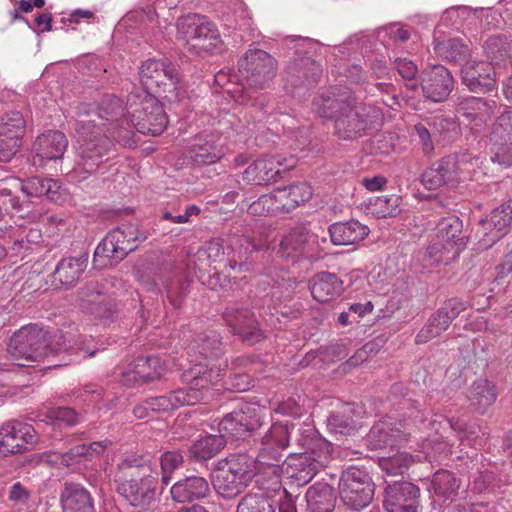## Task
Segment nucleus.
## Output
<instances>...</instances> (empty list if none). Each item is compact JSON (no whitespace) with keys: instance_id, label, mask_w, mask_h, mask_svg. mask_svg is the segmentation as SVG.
<instances>
[{"instance_id":"25","label":"nucleus","mask_w":512,"mask_h":512,"mask_svg":"<svg viewBox=\"0 0 512 512\" xmlns=\"http://www.w3.org/2000/svg\"><path fill=\"white\" fill-rule=\"evenodd\" d=\"M463 83L475 93L491 91L496 84L495 70L491 63L469 61L461 69Z\"/></svg>"},{"instance_id":"39","label":"nucleus","mask_w":512,"mask_h":512,"mask_svg":"<svg viewBox=\"0 0 512 512\" xmlns=\"http://www.w3.org/2000/svg\"><path fill=\"white\" fill-rule=\"evenodd\" d=\"M148 399V407H151V412L166 413L184 405H195L197 397L194 395L191 396L186 392L177 389L167 395L151 397Z\"/></svg>"},{"instance_id":"10","label":"nucleus","mask_w":512,"mask_h":512,"mask_svg":"<svg viewBox=\"0 0 512 512\" xmlns=\"http://www.w3.org/2000/svg\"><path fill=\"white\" fill-rule=\"evenodd\" d=\"M139 233L132 225L110 231L94 251V264L102 267L122 261L137 248Z\"/></svg>"},{"instance_id":"50","label":"nucleus","mask_w":512,"mask_h":512,"mask_svg":"<svg viewBox=\"0 0 512 512\" xmlns=\"http://www.w3.org/2000/svg\"><path fill=\"white\" fill-rule=\"evenodd\" d=\"M191 349L196 350L205 360L217 359L223 352L221 340L216 333L199 337Z\"/></svg>"},{"instance_id":"40","label":"nucleus","mask_w":512,"mask_h":512,"mask_svg":"<svg viewBox=\"0 0 512 512\" xmlns=\"http://www.w3.org/2000/svg\"><path fill=\"white\" fill-rule=\"evenodd\" d=\"M223 435L207 434L200 437L189 448V456L197 461H205L214 457L225 446Z\"/></svg>"},{"instance_id":"13","label":"nucleus","mask_w":512,"mask_h":512,"mask_svg":"<svg viewBox=\"0 0 512 512\" xmlns=\"http://www.w3.org/2000/svg\"><path fill=\"white\" fill-rule=\"evenodd\" d=\"M295 426L286 423H274L261 440V448L257 455V463L266 466L272 474L279 473V465L283 461V451L288 447L290 436Z\"/></svg>"},{"instance_id":"63","label":"nucleus","mask_w":512,"mask_h":512,"mask_svg":"<svg viewBox=\"0 0 512 512\" xmlns=\"http://www.w3.org/2000/svg\"><path fill=\"white\" fill-rule=\"evenodd\" d=\"M20 190L27 197H41L44 191V179L40 177H31L19 183Z\"/></svg>"},{"instance_id":"45","label":"nucleus","mask_w":512,"mask_h":512,"mask_svg":"<svg viewBox=\"0 0 512 512\" xmlns=\"http://www.w3.org/2000/svg\"><path fill=\"white\" fill-rule=\"evenodd\" d=\"M195 257L197 258V261L200 262V270H207L213 264L223 262L225 260L223 241L220 239H213L205 243V245L197 251Z\"/></svg>"},{"instance_id":"56","label":"nucleus","mask_w":512,"mask_h":512,"mask_svg":"<svg viewBox=\"0 0 512 512\" xmlns=\"http://www.w3.org/2000/svg\"><path fill=\"white\" fill-rule=\"evenodd\" d=\"M272 487L275 496L278 497V509L279 512H297L293 497L287 493L285 489H281V483L279 480V473L272 474Z\"/></svg>"},{"instance_id":"26","label":"nucleus","mask_w":512,"mask_h":512,"mask_svg":"<svg viewBox=\"0 0 512 512\" xmlns=\"http://www.w3.org/2000/svg\"><path fill=\"white\" fill-rule=\"evenodd\" d=\"M402 428L401 421L387 417L371 428L368 434L369 443L375 449L393 448L406 440L407 433Z\"/></svg>"},{"instance_id":"59","label":"nucleus","mask_w":512,"mask_h":512,"mask_svg":"<svg viewBox=\"0 0 512 512\" xmlns=\"http://www.w3.org/2000/svg\"><path fill=\"white\" fill-rule=\"evenodd\" d=\"M512 136V111L502 113L493 124L492 139H511Z\"/></svg>"},{"instance_id":"14","label":"nucleus","mask_w":512,"mask_h":512,"mask_svg":"<svg viewBox=\"0 0 512 512\" xmlns=\"http://www.w3.org/2000/svg\"><path fill=\"white\" fill-rule=\"evenodd\" d=\"M262 425L260 409L252 405H245L226 415L219 423V435L224 439H244L250 432Z\"/></svg>"},{"instance_id":"34","label":"nucleus","mask_w":512,"mask_h":512,"mask_svg":"<svg viewBox=\"0 0 512 512\" xmlns=\"http://www.w3.org/2000/svg\"><path fill=\"white\" fill-rule=\"evenodd\" d=\"M109 445L110 442L107 440L95 441L90 444H80L64 453H50L48 454V460L53 463L69 466L78 462L82 457L92 459L96 456L102 455Z\"/></svg>"},{"instance_id":"11","label":"nucleus","mask_w":512,"mask_h":512,"mask_svg":"<svg viewBox=\"0 0 512 512\" xmlns=\"http://www.w3.org/2000/svg\"><path fill=\"white\" fill-rule=\"evenodd\" d=\"M339 495L345 506L360 511L373 500L374 484L369 475L356 467H349L341 473Z\"/></svg>"},{"instance_id":"24","label":"nucleus","mask_w":512,"mask_h":512,"mask_svg":"<svg viewBox=\"0 0 512 512\" xmlns=\"http://www.w3.org/2000/svg\"><path fill=\"white\" fill-rule=\"evenodd\" d=\"M224 319L233 332L242 337L244 341L255 344L263 337L250 310L243 306L233 305L224 312Z\"/></svg>"},{"instance_id":"55","label":"nucleus","mask_w":512,"mask_h":512,"mask_svg":"<svg viewBox=\"0 0 512 512\" xmlns=\"http://www.w3.org/2000/svg\"><path fill=\"white\" fill-rule=\"evenodd\" d=\"M297 66L300 69L299 74H301L298 75L297 77L303 78L301 83L305 87H311L317 83L322 72L321 67L318 63L311 59H304L301 60L300 63L297 64Z\"/></svg>"},{"instance_id":"58","label":"nucleus","mask_w":512,"mask_h":512,"mask_svg":"<svg viewBox=\"0 0 512 512\" xmlns=\"http://www.w3.org/2000/svg\"><path fill=\"white\" fill-rule=\"evenodd\" d=\"M448 156L452 158V162H454V169L456 170L459 179H462L466 174H469L477 162V158L472 156L468 151H460Z\"/></svg>"},{"instance_id":"53","label":"nucleus","mask_w":512,"mask_h":512,"mask_svg":"<svg viewBox=\"0 0 512 512\" xmlns=\"http://www.w3.org/2000/svg\"><path fill=\"white\" fill-rule=\"evenodd\" d=\"M345 102L344 99H337L330 95H319L313 100V111L322 118L335 117L339 111V106Z\"/></svg>"},{"instance_id":"4","label":"nucleus","mask_w":512,"mask_h":512,"mask_svg":"<svg viewBox=\"0 0 512 512\" xmlns=\"http://www.w3.org/2000/svg\"><path fill=\"white\" fill-rule=\"evenodd\" d=\"M466 246L463 223L454 215L442 218L436 226V234L427 248L429 258L434 264H449L458 257Z\"/></svg>"},{"instance_id":"19","label":"nucleus","mask_w":512,"mask_h":512,"mask_svg":"<svg viewBox=\"0 0 512 512\" xmlns=\"http://www.w3.org/2000/svg\"><path fill=\"white\" fill-rule=\"evenodd\" d=\"M326 243V238H319L303 225L292 228L283 237L279 244L278 253L281 257H289L292 252L301 251L307 256H314L321 250V244Z\"/></svg>"},{"instance_id":"61","label":"nucleus","mask_w":512,"mask_h":512,"mask_svg":"<svg viewBox=\"0 0 512 512\" xmlns=\"http://www.w3.org/2000/svg\"><path fill=\"white\" fill-rule=\"evenodd\" d=\"M293 207L308 201L312 196V188L307 183H297L287 186Z\"/></svg>"},{"instance_id":"6","label":"nucleus","mask_w":512,"mask_h":512,"mask_svg":"<svg viewBox=\"0 0 512 512\" xmlns=\"http://www.w3.org/2000/svg\"><path fill=\"white\" fill-rule=\"evenodd\" d=\"M178 35L194 53L214 52L222 48L220 33L205 16L189 14L178 20Z\"/></svg>"},{"instance_id":"31","label":"nucleus","mask_w":512,"mask_h":512,"mask_svg":"<svg viewBox=\"0 0 512 512\" xmlns=\"http://www.w3.org/2000/svg\"><path fill=\"white\" fill-rule=\"evenodd\" d=\"M309 289L316 301L325 303L335 299L342 293L343 282L334 273L320 272L310 279Z\"/></svg>"},{"instance_id":"29","label":"nucleus","mask_w":512,"mask_h":512,"mask_svg":"<svg viewBox=\"0 0 512 512\" xmlns=\"http://www.w3.org/2000/svg\"><path fill=\"white\" fill-rule=\"evenodd\" d=\"M495 108L496 103L493 100L468 97L459 102L456 111L469 123L479 127L493 116Z\"/></svg>"},{"instance_id":"51","label":"nucleus","mask_w":512,"mask_h":512,"mask_svg":"<svg viewBox=\"0 0 512 512\" xmlns=\"http://www.w3.org/2000/svg\"><path fill=\"white\" fill-rule=\"evenodd\" d=\"M435 49L445 59L453 62H460L468 55V47L461 39L452 38L439 42Z\"/></svg>"},{"instance_id":"18","label":"nucleus","mask_w":512,"mask_h":512,"mask_svg":"<svg viewBox=\"0 0 512 512\" xmlns=\"http://www.w3.org/2000/svg\"><path fill=\"white\" fill-rule=\"evenodd\" d=\"M25 120L20 112H10L0 121V162L8 163L20 148L25 132Z\"/></svg>"},{"instance_id":"20","label":"nucleus","mask_w":512,"mask_h":512,"mask_svg":"<svg viewBox=\"0 0 512 512\" xmlns=\"http://www.w3.org/2000/svg\"><path fill=\"white\" fill-rule=\"evenodd\" d=\"M465 309L464 304L457 299H450L433 313L424 327L416 336V343L423 344L440 336L451 322Z\"/></svg>"},{"instance_id":"41","label":"nucleus","mask_w":512,"mask_h":512,"mask_svg":"<svg viewBox=\"0 0 512 512\" xmlns=\"http://www.w3.org/2000/svg\"><path fill=\"white\" fill-rule=\"evenodd\" d=\"M223 156L213 142L197 138L188 148V157L197 165L214 164Z\"/></svg>"},{"instance_id":"9","label":"nucleus","mask_w":512,"mask_h":512,"mask_svg":"<svg viewBox=\"0 0 512 512\" xmlns=\"http://www.w3.org/2000/svg\"><path fill=\"white\" fill-rule=\"evenodd\" d=\"M379 115V111L371 106L345 99L334 117L335 134L342 140L362 137Z\"/></svg>"},{"instance_id":"43","label":"nucleus","mask_w":512,"mask_h":512,"mask_svg":"<svg viewBox=\"0 0 512 512\" xmlns=\"http://www.w3.org/2000/svg\"><path fill=\"white\" fill-rule=\"evenodd\" d=\"M247 485L237 477H233L216 467L213 475V486L222 497L233 498L240 494Z\"/></svg>"},{"instance_id":"7","label":"nucleus","mask_w":512,"mask_h":512,"mask_svg":"<svg viewBox=\"0 0 512 512\" xmlns=\"http://www.w3.org/2000/svg\"><path fill=\"white\" fill-rule=\"evenodd\" d=\"M128 104L131 121L138 132L157 136L166 129L168 118L163 105L150 92L130 94Z\"/></svg>"},{"instance_id":"37","label":"nucleus","mask_w":512,"mask_h":512,"mask_svg":"<svg viewBox=\"0 0 512 512\" xmlns=\"http://www.w3.org/2000/svg\"><path fill=\"white\" fill-rule=\"evenodd\" d=\"M63 512H95L90 493L79 484H66L61 493Z\"/></svg>"},{"instance_id":"32","label":"nucleus","mask_w":512,"mask_h":512,"mask_svg":"<svg viewBox=\"0 0 512 512\" xmlns=\"http://www.w3.org/2000/svg\"><path fill=\"white\" fill-rule=\"evenodd\" d=\"M368 226L357 220L336 222L330 225L329 235L334 245H354L363 241L369 235Z\"/></svg>"},{"instance_id":"46","label":"nucleus","mask_w":512,"mask_h":512,"mask_svg":"<svg viewBox=\"0 0 512 512\" xmlns=\"http://www.w3.org/2000/svg\"><path fill=\"white\" fill-rule=\"evenodd\" d=\"M135 368L144 383L159 379L166 370L165 364L158 356L137 357Z\"/></svg>"},{"instance_id":"38","label":"nucleus","mask_w":512,"mask_h":512,"mask_svg":"<svg viewBox=\"0 0 512 512\" xmlns=\"http://www.w3.org/2000/svg\"><path fill=\"white\" fill-rule=\"evenodd\" d=\"M88 257L63 258L54 271V278L63 286L74 285L87 267Z\"/></svg>"},{"instance_id":"21","label":"nucleus","mask_w":512,"mask_h":512,"mask_svg":"<svg viewBox=\"0 0 512 512\" xmlns=\"http://www.w3.org/2000/svg\"><path fill=\"white\" fill-rule=\"evenodd\" d=\"M280 156H266L253 161L243 172V180L250 184L263 185L275 181L277 176L294 166Z\"/></svg>"},{"instance_id":"5","label":"nucleus","mask_w":512,"mask_h":512,"mask_svg":"<svg viewBox=\"0 0 512 512\" xmlns=\"http://www.w3.org/2000/svg\"><path fill=\"white\" fill-rule=\"evenodd\" d=\"M139 77L147 92L163 93V98L169 102H177L185 97V90L179 84L175 67L161 60L149 59L142 63Z\"/></svg>"},{"instance_id":"57","label":"nucleus","mask_w":512,"mask_h":512,"mask_svg":"<svg viewBox=\"0 0 512 512\" xmlns=\"http://www.w3.org/2000/svg\"><path fill=\"white\" fill-rule=\"evenodd\" d=\"M252 215L274 214L279 212L277 202L273 197V192L260 196L248 208Z\"/></svg>"},{"instance_id":"35","label":"nucleus","mask_w":512,"mask_h":512,"mask_svg":"<svg viewBox=\"0 0 512 512\" xmlns=\"http://www.w3.org/2000/svg\"><path fill=\"white\" fill-rule=\"evenodd\" d=\"M79 307L86 313L98 318H109L113 307L105 295L92 285H88L78 292Z\"/></svg>"},{"instance_id":"48","label":"nucleus","mask_w":512,"mask_h":512,"mask_svg":"<svg viewBox=\"0 0 512 512\" xmlns=\"http://www.w3.org/2000/svg\"><path fill=\"white\" fill-rule=\"evenodd\" d=\"M414 461L415 458L409 453L397 452L387 457H381L379 467L387 475L396 476L403 474Z\"/></svg>"},{"instance_id":"28","label":"nucleus","mask_w":512,"mask_h":512,"mask_svg":"<svg viewBox=\"0 0 512 512\" xmlns=\"http://www.w3.org/2000/svg\"><path fill=\"white\" fill-rule=\"evenodd\" d=\"M216 467L247 484L256 472L266 468L257 463V457L245 453L232 454L221 459L217 462Z\"/></svg>"},{"instance_id":"47","label":"nucleus","mask_w":512,"mask_h":512,"mask_svg":"<svg viewBox=\"0 0 512 512\" xmlns=\"http://www.w3.org/2000/svg\"><path fill=\"white\" fill-rule=\"evenodd\" d=\"M401 198L392 194L369 199V210L378 218L394 217L400 212Z\"/></svg>"},{"instance_id":"23","label":"nucleus","mask_w":512,"mask_h":512,"mask_svg":"<svg viewBox=\"0 0 512 512\" xmlns=\"http://www.w3.org/2000/svg\"><path fill=\"white\" fill-rule=\"evenodd\" d=\"M68 147L65 134L58 130H48L40 134L33 143V164L43 166L51 160L61 159Z\"/></svg>"},{"instance_id":"60","label":"nucleus","mask_w":512,"mask_h":512,"mask_svg":"<svg viewBox=\"0 0 512 512\" xmlns=\"http://www.w3.org/2000/svg\"><path fill=\"white\" fill-rule=\"evenodd\" d=\"M434 168H436L437 172L441 175V178H444V182L446 185L454 184L459 181V177L454 169V162H452V158L446 156L441 160L433 163Z\"/></svg>"},{"instance_id":"44","label":"nucleus","mask_w":512,"mask_h":512,"mask_svg":"<svg viewBox=\"0 0 512 512\" xmlns=\"http://www.w3.org/2000/svg\"><path fill=\"white\" fill-rule=\"evenodd\" d=\"M459 489V482L454 474L447 470H438L434 473L429 487L437 496L450 498L455 496Z\"/></svg>"},{"instance_id":"49","label":"nucleus","mask_w":512,"mask_h":512,"mask_svg":"<svg viewBox=\"0 0 512 512\" xmlns=\"http://www.w3.org/2000/svg\"><path fill=\"white\" fill-rule=\"evenodd\" d=\"M237 512H276L274 501L267 495L247 494L237 506Z\"/></svg>"},{"instance_id":"62","label":"nucleus","mask_w":512,"mask_h":512,"mask_svg":"<svg viewBox=\"0 0 512 512\" xmlns=\"http://www.w3.org/2000/svg\"><path fill=\"white\" fill-rule=\"evenodd\" d=\"M70 342V335L64 334L60 330L55 331L52 335L48 334L49 355L73 348Z\"/></svg>"},{"instance_id":"8","label":"nucleus","mask_w":512,"mask_h":512,"mask_svg":"<svg viewBox=\"0 0 512 512\" xmlns=\"http://www.w3.org/2000/svg\"><path fill=\"white\" fill-rule=\"evenodd\" d=\"M8 352L19 366L42 361L49 356L48 332L37 324L23 326L11 337Z\"/></svg>"},{"instance_id":"15","label":"nucleus","mask_w":512,"mask_h":512,"mask_svg":"<svg viewBox=\"0 0 512 512\" xmlns=\"http://www.w3.org/2000/svg\"><path fill=\"white\" fill-rule=\"evenodd\" d=\"M420 488L408 481L387 484L383 507L386 512H418L421 507Z\"/></svg>"},{"instance_id":"64","label":"nucleus","mask_w":512,"mask_h":512,"mask_svg":"<svg viewBox=\"0 0 512 512\" xmlns=\"http://www.w3.org/2000/svg\"><path fill=\"white\" fill-rule=\"evenodd\" d=\"M493 162H497L504 167L512 166V143L500 144L495 147L494 155L491 157Z\"/></svg>"},{"instance_id":"3","label":"nucleus","mask_w":512,"mask_h":512,"mask_svg":"<svg viewBox=\"0 0 512 512\" xmlns=\"http://www.w3.org/2000/svg\"><path fill=\"white\" fill-rule=\"evenodd\" d=\"M158 470L152 459L143 453L126 454L113 471L116 490L131 506L145 509L158 496Z\"/></svg>"},{"instance_id":"16","label":"nucleus","mask_w":512,"mask_h":512,"mask_svg":"<svg viewBox=\"0 0 512 512\" xmlns=\"http://www.w3.org/2000/svg\"><path fill=\"white\" fill-rule=\"evenodd\" d=\"M315 441L317 439L314 432L311 431V435L299 439V444L305 451L291 454L284 461L287 475L299 486L310 482L318 471V462L308 455L309 451L314 452Z\"/></svg>"},{"instance_id":"22","label":"nucleus","mask_w":512,"mask_h":512,"mask_svg":"<svg viewBox=\"0 0 512 512\" xmlns=\"http://www.w3.org/2000/svg\"><path fill=\"white\" fill-rule=\"evenodd\" d=\"M454 79L443 65H432L422 71L421 87L424 96L433 102L445 100L451 93Z\"/></svg>"},{"instance_id":"36","label":"nucleus","mask_w":512,"mask_h":512,"mask_svg":"<svg viewBox=\"0 0 512 512\" xmlns=\"http://www.w3.org/2000/svg\"><path fill=\"white\" fill-rule=\"evenodd\" d=\"M336 500L334 488L325 482H316L306 492L309 512H333Z\"/></svg>"},{"instance_id":"54","label":"nucleus","mask_w":512,"mask_h":512,"mask_svg":"<svg viewBox=\"0 0 512 512\" xmlns=\"http://www.w3.org/2000/svg\"><path fill=\"white\" fill-rule=\"evenodd\" d=\"M42 421L51 425H67L73 426L79 422L78 413L72 408L57 407L49 409L45 414V419Z\"/></svg>"},{"instance_id":"12","label":"nucleus","mask_w":512,"mask_h":512,"mask_svg":"<svg viewBox=\"0 0 512 512\" xmlns=\"http://www.w3.org/2000/svg\"><path fill=\"white\" fill-rule=\"evenodd\" d=\"M226 366L225 361L219 362L217 365L209 361L205 365L199 363L188 374H185V379L190 380L189 387L181 388L180 391L196 396L195 404L210 402L218 390L216 386L225 376Z\"/></svg>"},{"instance_id":"17","label":"nucleus","mask_w":512,"mask_h":512,"mask_svg":"<svg viewBox=\"0 0 512 512\" xmlns=\"http://www.w3.org/2000/svg\"><path fill=\"white\" fill-rule=\"evenodd\" d=\"M37 435L34 427L21 421H10L0 428V457H7L27 450L34 445Z\"/></svg>"},{"instance_id":"33","label":"nucleus","mask_w":512,"mask_h":512,"mask_svg":"<svg viewBox=\"0 0 512 512\" xmlns=\"http://www.w3.org/2000/svg\"><path fill=\"white\" fill-rule=\"evenodd\" d=\"M480 225L484 235L488 236V242L495 243L512 226V200L495 208L487 219L481 220Z\"/></svg>"},{"instance_id":"52","label":"nucleus","mask_w":512,"mask_h":512,"mask_svg":"<svg viewBox=\"0 0 512 512\" xmlns=\"http://www.w3.org/2000/svg\"><path fill=\"white\" fill-rule=\"evenodd\" d=\"M183 461V455L176 450H166L161 454V481L164 485L169 484L172 474L183 464Z\"/></svg>"},{"instance_id":"30","label":"nucleus","mask_w":512,"mask_h":512,"mask_svg":"<svg viewBox=\"0 0 512 512\" xmlns=\"http://www.w3.org/2000/svg\"><path fill=\"white\" fill-rule=\"evenodd\" d=\"M210 492L208 481L201 476H189L173 484L170 489L175 502L186 503L205 498Z\"/></svg>"},{"instance_id":"2","label":"nucleus","mask_w":512,"mask_h":512,"mask_svg":"<svg viewBox=\"0 0 512 512\" xmlns=\"http://www.w3.org/2000/svg\"><path fill=\"white\" fill-rule=\"evenodd\" d=\"M277 62L266 51L261 49L249 50L239 61L238 70L247 88L241 95L242 102L247 106L245 120L248 125L264 122L270 112V98L267 94L258 92L265 89L276 75Z\"/></svg>"},{"instance_id":"42","label":"nucleus","mask_w":512,"mask_h":512,"mask_svg":"<svg viewBox=\"0 0 512 512\" xmlns=\"http://www.w3.org/2000/svg\"><path fill=\"white\" fill-rule=\"evenodd\" d=\"M497 397L496 387L485 379L477 380L470 389L469 399L475 409L483 414L491 406Z\"/></svg>"},{"instance_id":"1","label":"nucleus","mask_w":512,"mask_h":512,"mask_svg":"<svg viewBox=\"0 0 512 512\" xmlns=\"http://www.w3.org/2000/svg\"><path fill=\"white\" fill-rule=\"evenodd\" d=\"M123 109L118 99L112 102V110L100 108L98 111L78 113L75 121L77 146L73 169L68 173L70 180L81 182L98 173L109 160L113 147L114 120Z\"/></svg>"},{"instance_id":"27","label":"nucleus","mask_w":512,"mask_h":512,"mask_svg":"<svg viewBox=\"0 0 512 512\" xmlns=\"http://www.w3.org/2000/svg\"><path fill=\"white\" fill-rule=\"evenodd\" d=\"M262 245L256 244L250 236L232 235L228 238V265L230 269L238 272L249 271L251 263L247 260L249 255L262 249Z\"/></svg>"}]
</instances>
